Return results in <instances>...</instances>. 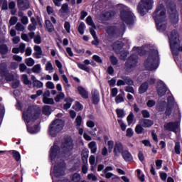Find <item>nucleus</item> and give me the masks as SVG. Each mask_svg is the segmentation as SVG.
Here are the masks:
<instances>
[{"label":"nucleus","mask_w":182,"mask_h":182,"mask_svg":"<svg viewBox=\"0 0 182 182\" xmlns=\"http://www.w3.org/2000/svg\"><path fill=\"white\" fill-rule=\"evenodd\" d=\"M73 150V139L71 137H65L62 142L61 147L58 146V142L55 141L53 146L50 149V159L53 164L50 170V176L53 182H56L53 177L59 178L65 176L66 164L62 159L68 154L69 151ZM57 182H71L69 179L59 180Z\"/></svg>","instance_id":"obj_1"},{"label":"nucleus","mask_w":182,"mask_h":182,"mask_svg":"<svg viewBox=\"0 0 182 182\" xmlns=\"http://www.w3.org/2000/svg\"><path fill=\"white\" fill-rule=\"evenodd\" d=\"M152 16L155 21L156 29L160 32H164L167 29L166 9L164 6L163 4L158 6Z\"/></svg>","instance_id":"obj_2"},{"label":"nucleus","mask_w":182,"mask_h":182,"mask_svg":"<svg viewBox=\"0 0 182 182\" xmlns=\"http://www.w3.org/2000/svg\"><path fill=\"white\" fill-rule=\"evenodd\" d=\"M160 65V55L157 48L151 49L149 55L144 62V66L146 70H156Z\"/></svg>","instance_id":"obj_3"},{"label":"nucleus","mask_w":182,"mask_h":182,"mask_svg":"<svg viewBox=\"0 0 182 182\" xmlns=\"http://www.w3.org/2000/svg\"><path fill=\"white\" fill-rule=\"evenodd\" d=\"M133 52L134 53L130 55L125 63V69L129 73L133 72V70L137 66V63H139V56H143V55L146 54L144 47H134Z\"/></svg>","instance_id":"obj_4"},{"label":"nucleus","mask_w":182,"mask_h":182,"mask_svg":"<svg viewBox=\"0 0 182 182\" xmlns=\"http://www.w3.org/2000/svg\"><path fill=\"white\" fill-rule=\"evenodd\" d=\"M41 108L36 105L30 106L26 111L23 112V119L25 123H29L31 120H38L41 117Z\"/></svg>","instance_id":"obj_5"},{"label":"nucleus","mask_w":182,"mask_h":182,"mask_svg":"<svg viewBox=\"0 0 182 182\" xmlns=\"http://www.w3.org/2000/svg\"><path fill=\"white\" fill-rule=\"evenodd\" d=\"M120 18L123 22L127 23V25H133L134 21H136L134 14H133L132 10L126 6H124V9L120 11Z\"/></svg>","instance_id":"obj_6"},{"label":"nucleus","mask_w":182,"mask_h":182,"mask_svg":"<svg viewBox=\"0 0 182 182\" xmlns=\"http://www.w3.org/2000/svg\"><path fill=\"white\" fill-rule=\"evenodd\" d=\"M65 126V122L63 120L57 119L52 122L51 124L48 128V134L52 137H56L58 136V133H60L61 130L63 129V127Z\"/></svg>","instance_id":"obj_7"},{"label":"nucleus","mask_w":182,"mask_h":182,"mask_svg":"<svg viewBox=\"0 0 182 182\" xmlns=\"http://www.w3.org/2000/svg\"><path fill=\"white\" fill-rule=\"evenodd\" d=\"M106 32L109 36L112 38L123 36V35H124V32H126V25L122 23L119 28H117L116 26H108L107 28Z\"/></svg>","instance_id":"obj_8"},{"label":"nucleus","mask_w":182,"mask_h":182,"mask_svg":"<svg viewBox=\"0 0 182 182\" xmlns=\"http://www.w3.org/2000/svg\"><path fill=\"white\" fill-rule=\"evenodd\" d=\"M154 0H141L137 6L138 13L144 16L149 11L153 9Z\"/></svg>","instance_id":"obj_9"},{"label":"nucleus","mask_w":182,"mask_h":182,"mask_svg":"<svg viewBox=\"0 0 182 182\" xmlns=\"http://www.w3.org/2000/svg\"><path fill=\"white\" fill-rule=\"evenodd\" d=\"M168 12L172 23H178V12H177L174 3H171V5L168 6Z\"/></svg>","instance_id":"obj_10"},{"label":"nucleus","mask_w":182,"mask_h":182,"mask_svg":"<svg viewBox=\"0 0 182 182\" xmlns=\"http://www.w3.org/2000/svg\"><path fill=\"white\" fill-rule=\"evenodd\" d=\"M156 90L158 95L160 96V97H163V96L167 93L168 89L167 88V86H166V84H164V82L159 80L157 82Z\"/></svg>","instance_id":"obj_11"},{"label":"nucleus","mask_w":182,"mask_h":182,"mask_svg":"<svg viewBox=\"0 0 182 182\" xmlns=\"http://www.w3.org/2000/svg\"><path fill=\"white\" fill-rule=\"evenodd\" d=\"M124 152L123 144L119 142H115L114 145V154L116 157H120V155Z\"/></svg>","instance_id":"obj_12"},{"label":"nucleus","mask_w":182,"mask_h":182,"mask_svg":"<svg viewBox=\"0 0 182 182\" xmlns=\"http://www.w3.org/2000/svg\"><path fill=\"white\" fill-rule=\"evenodd\" d=\"M116 15V12L113 11H104L100 15L101 21H110L113 16Z\"/></svg>","instance_id":"obj_13"},{"label":"nucleus","mask_w":182,"mask_h":182,"mask_svg":"<svg viewBox=\"0 0 182 182\" xmlns=\"http://www.w3.org/2000/svg\"><path fill=\"white\" fill-rule=\"evenodd\" d=\"M165 130H168V132H173V133L177 132V129H178V122H168L164 124Z\"/></svg>","instance_id":"obj_14"},{"label":"nucleus","mask_w":182,"mask_h":182,"mask_svg":"<svg viewBox=\"0 0 182 182\" xmlns=\"http://www.w3.org/2000/svg\"><path fill=\"white\" fill-rule=\"evenodd\" d=\"M17 5L21 11H26L31 8L29 0H17Z\"/></svg>","instance_id":"obj_15"},{"label":"nucleus","mask_w":182,"mask_h":182,"mask_svg":"<svg viewBox=\"0 0 182 182\" xmlns=\"http://www.w3.org/2000/svg\"><path fill=\"white\" fill-rule=\"evenodd\" d=\"M91 96L93 105H99V102H100V94L99 93V90L96 89L92 90Z\"/></svg>","instance_id":"obj_16"},{"label":"nucleus","mask_w":182,"mask_h":182,"mask_svg":"<svg viewBox=\"0 0 182 182\" xmlns=\"http://www.w3.org/2000/svg\"><path fill=\"white\" fill-rule=\"evenodd\" d=\"M35 52L33 54V58L36 59H41L43 56V51H42V48L39 46H34Z\"/></svg>","instance_id":"obj_17"},{"label":"nucleus","mask_w":182,"mask_h":182,"mask_svg":"<svg viewBox=\"0 0 182 182\" xmlns=\"http://www.w3.org/2000/svg\"><path fill=\"white\" fill-rule=\"evenodd\" d=\"M27 132L30 133V134H36L41 132V127L39 125H34L33 127H29V125H26Z\"/></svg>","instance_id":"obj_18"},{"label":"nucleus","mask_w":182,"mask_h":182,"mask_svg":"<svg viewBox=\"0 0 182 182\" xmlns=\"http://www.w3.org/2000/svg\"><path fill=\"white\" fill-rule=\"evenodd\" d=\"M139 124L142 126V127H151L153 124H154V122L150 119H142L139 120Z\"/></svg>","instance_id":"obj_19"},{"label":"nucleus","mask_w":182,"mask_h":182,"mask_svg":"<svg viewBox=\"0 0 182 182\" xmlns=\"http://www.w3.org/2000/svg\"><path fill=\"white\" fill-rule=\"evenodd\" d=\"M147 90H149V82H144L139 86L138 89L139 95H143L144 93H146Z\"/></svg>","instance_id":"obj_20"},{"label":"nucleus","mask_w":182,"mask_h":182,"mask_svg":"<svg viewBox=\"0 0 182 182\" xmlns=\"http://www.w3.org/2000/svg\"><path fill=\"white\" fill-rule=\"evenodd\" d=\"M45 23H46V31H47V32L52 33V32L55 31V26H53V24L52 23V22H50V21L46 20Z\"/></svg>","instance_id":"obj_21"},{"label":"nucleus","mask_w":182,"mask_h":182,"mask_svg":"<svg viewBox=\"0 0 182 182\" xmlns=\"http://www.w3.org/2000/svg\"><path fill=\"white\" fill-rule=\"evenodd\" d=\"M9 52V49L8 48V46L6 44H1L0 45V55H1L3 59H5V55H6Z\"/></svg>","instance_id":"obj_22"},{"label":"nucleus","mask_w":182,"mask_h":182,"mask_svg":"<svg viewBox=\"0 0 182 182\" xmlns=\"http://www.w3.org/2000/svg\"><path fill=\"white\" fill-rule=\"evenodd\" d=\"M77 91L79 92V94L80 95V96L83 97V99H89V93L87 92V91H86V90L83 87L79 86L77 87Z\"/></svg>","instance_id":"obj_23"},{"label":"nucleus","mask_w":182,"mask_h":182,"mask_svg":"<svg viewBox=\"0 0 182 182\" xmlns=\"http://www.w3.org/2000/svg\"><path fill=\"white\" fill-rule=\"evenodd\" d=\"M122 156L125 161H132L133 160V156H132V154L129 152V151H124Z\"/></svg>","instance_id":"obj_24"},{"label":"nucleus","mask_w":182,"mask_h":182,"mask_svg":"<svg viewBox=\"0 0 182 182\" xmlns=\"http://www.w3.org/2000/svg\"><path fill=\"white\" fill-rule=\"evenodd\" d=\"M89 149L91 150L92 154H95L96 151H97V145L96 144V141H92L88 144Z\"/></svg>","instance_id":"obj_25"},{"label":"nucleus","mask_w":182,"mask_h":182,"mask_svg":"<svg viewBox=\"0 0 182 182\" xmlns=\"http://www.w3.org/2000/svg\"><path fill=\"white\" fill-rule=\"evenodd\" d=\"M75 125L76 129H79L83 124V119L81 115H77L75 120Z\"/></svg>","instance_id":"obj_26"},{"label":"nucleus","mask_w":182,"mask_h":182,"mask_svg":"<svg viewBox=\"0 0 182 182\" xmlns=\"http://www.w3.org/2000/svg\"><path fill=\"white\" fill-rule=\"evenodd\" d=\"M121 78L125 81V85H128V86H134V81L131 79L130 77L121 76Z\"/></svg>","instance_id":"obj_27"},{"label":"nucleus","mask_w":182,"mask_h":182,"mask_svg":"<svg viewBox=\"0 0 182 182\" xmlns=\"http://www.w3.org/2000/svg\"><path fill=\"white\" fill-rule=\"evenodd\" d=\"M123 48V43L120 41H117L112 44V48L115 52H117V50H120Z\"/></svg>","instance_id":"obj_28"},{"label":"nucleus","mask_w":182,"mask_h":182,"mask_svg":"<svg viewBox=\"0 0 182 182\" xmlns=\"http://www.w3.org/2000/svg\"><path fill=\"white\" fill-rule=\"evenodd\" d=\"M9 153L10 154H12L14 159H15L16 161H21V154H19L18 151L15 150L9 151Z\"/></svg>","instance_id":"obj_29"},{"label":"nucleus","mask_w":182,"mask_h":182,"mask_svg":"<svg viewBox=\"0 0 182 182\" xmlns=\"http://www.w3.org/2000/svg\"><path fill=\"white\" fill-rule=\"evenodd\" d=\"M21 80L23 82L24 85H26L27 86H32V81L29 80L27 75H22Z\"/></svg>","instance_id":"obj_30"},{"label":"nucleus","mask_w":182,"mask_h":182,"mask_svg":"<svg viewBox=\"0 0 182 182\" xmlns=\"http://www.w3.org/2000/svg\"><path fill=\"white\" fill-rule=\"evenodd\" d=\"M123 102H124V92L119 94L115 97V103H117V105H119V103H123Z\"/></svg>","instance_id":"obj_31"},{"label":"nucleus","mask_w":182,"mask_h":182,"mask_svg":"<svg viewBox=\"0 0 182 182\" xmlns=\"http://www.w3.org/2000/svg\"><path fill=\"white\" fill-rule=\"evenodd\" d=\"M8 70H6V65L4 63L0 64V76L1 77H4L5 75H6V73Z\"/></svg>","instance_id":"obj_32"},{"label":"nucleus","mask_w":182,"mask_h":182,"mask_svg":"<svg viewBox=\"0 0 182 182\" xmlns=\"http://www.w3.org/2000/svg\"><path fill=\"white\" fill-rule=\"evenodd\" d=\"M42 112L46 116H49L52 113V108L49 105H46L43 107Z\"/></svg>","instance_id":"obj_33"},{"label":"nucleus","mask_w":182,"mask_h":182,"mask_svg":"<svg viewBox=\"0 0 182 182\" xmlns=\"http://www.w3.org/2000/svg\"><path fill=\"white\" fill-rule=\"evenodd\" d=\"M116 113L117 114V117H119V119H123V117H126V112H124V109L117 108L116 109Z\"/></svg>","instance_id":"obj_34"},{"label":"nucleus","mask_w":182,"mask_h":182,"mask_svg":"<svg viewBox=\"0 0 182 182\" xmlns=\"http://www.w3.org/2000/svg\"><path fill=\"white\" fill-rule=\"evenodd\" d=\"M65 102H66V103L64 105V109L65 110H68V109H70L72 103L73 102V100H72V98H66L65 100Z\"/></svg>","instance_id":"obj_35"},{"label":"nucleus","mask_w":182,"mask_h":182,"mask_svg":"<svg viewBox=\"0 0 182 182\" xmlns=\"http://www.w3.org/2000/svg\"><path fill=\"white\" fill-rule=\"evenodd\" d=\"M60 14H68L69 12V5L68 4H63L60 9Z\"/></svg>","instance_id":"obj_36"},{"label":"nucleus","mask_w":182,"mask_h":182,"mask_svg":"<svg viewBox=\"0 0 182 182\" xmlns=\"http://www.w3.org/2000/svg\"><path fill=\"white\" fill-rule=\"evenodd\" d=\"M64 99L65 93L60 92L58 94L56 95V96L54 98V100H55V102L58 103V102H60V100H63Z\"/></svg>","instance_id":"obj_37"},{"label":"nucleus","mask_w":182,"mask_h":182,"mask_svg":"<svg viewBox=\"0 0 182 182\" xmlns=\"http://www.w3.org/2000/svg\"><path fill=\"white\" fill-rule=\"evenodd\" d=\"M133 120H134V114L131 112L127 117L128 126H131L133 124Z\"/></svg>","instance_id":"obj_38"},{"label":"nucleus","mask_w":182,"mask_h":182,"mask_svg":"<svg viewBox=\"0 0 182 182\" xmlns=\"http://www.w3.org/2000/svg\"><path fill=\"white\" fill-rule=\"evenodd\" d=\"M79 69H81V70H85V72H87V73H89L90 72V68H89V67L86 66V65L80 63H77Z\"/></svg>","instance_id":"obj_39"},{"label":"nucleus","mask_w":182,"mask_h":182,"mask_svg":"<svg viewBox=\"0 0 182 182\" xmlns=\"http://www.w3.org/2000/svg\"><path fill=\"white\" fill-rule=\"evenodd\" d=\"M46 70L49 73H53V65L50 61L47 62L46 65Z\"/></svg>","instance_id":"obj_40"},{"label":"nucleus","mask_w":182,"mask_h":182,"mask_svg":"<svg viewBox=\"0 0 182 182\" xmlns=\"http://www.w3.org/2000/svg\"><path fill=\"white\" fill-rule=\"evenodd\" d=\"M86 23L90 26H92V28H94L96 29V25L95 24V22H93V19L92 18V16H89L86 18Z\"/></svg>","instance_id":"obj_41"},{"label":"nucleus","mask_w":182,"mask_h":182,"mask_svg":"<svg viewBox=\"0 0 182 182\" xmlns=\"http://www.w3.org/2000/svg\"><path fill=\"white\" fill-rule=\"evenodd\" d=\"M41 70H42V68L41 67V64H37L34 65L32 68L33 73H41Z\"/></svg>","instance_id":"obj_42"},{"label":"nucleus","mask_w":182,"mask_h":182,"mask_svg":"<svg viewBox=\"0 0 182 182\" xmlns=\"http://www.w3.org/2000/svg\"><path fill=\"white\" fill-rule=\"evenodd\" d=\"M33 87H36L37 89H41V88L43 87V82L37 80L33 82Z\"/></svg>","instance_id":"obj_43"},{"label":"nucleus","mask_w":182,"mask_h":182,"mask_svg":"<svg viewBox=\"0 0 182 182\" xmlns=\"http://www.w3.org/2000/svg\"><path fill=\"white\" fill-rule=\"evenodd\" d=\"M86 28V24L85 23L81 22L78 26V32L80 35H83L85 33V28Z\"/></svg>","instance_id":"obj_44"},{"label":"nucleus","mask_w":182,"mask_h":182,"mask_svg":"<svg viewBox=\"0 0 182 182\" xmlns=\"http://www.w3.org/2000/svg\"><path fill=\"white\" fill-rule=\"evenodd\" d=\"M4 116H5V107L0 104V126L1 123H2V119H4Z\"/></svg>","instance_id":"obj_45"},{"label":"nucleus","mask_w":182,"mask_h":182,"mask_svg":"<svg viewBox=\"0 0 182 182\" xmlns=\"http://www.w3.org/2000/svg\"><path fill=\"white\" fill-rule=\"evenodd\" d=\"M144 132V129L141 124H137L135 127V132L136 134H141Z\"/></svg>","instance_id":"obj_46"},{"label":"nucleus","mask_w":182,"mask_h":182,"mask_svg":"<svg viewBox=\"0 0 182 182\" xmlns=\"http://www.w3.org/2000/svg\"><path fill=\"white\" fill-rule=\"evenodd\" d=\"M25 63L27 65L28 67H32L35 65V60L32 58H28L25 60Z\"/></svg>","instance_id":"obj_47"},{"label":"nucleus","mask_w":182,"mask_h":182,"mask_svg":"<svg viewBox=\"0 0 182 182\" xmlns=\"http://www.w3.org/2000/svg\"><path fill=\"white\" fill-rule=\"evenodd\" d=\"M73 109L76 110V112H80V110H83V105L79 102H75Z\"/></svg>","instance_id":"obj_48"},{"label":"nucleus","mask_w":182,"mask_h":182,"mask_svg":"<svg viewBox=\"0 0 182 182\" xmlns=\"http://www.w3.org/2000/svg\"><path fill=\"white\" fill-rule=\"evenodd\" d=\"M82 160L84 164H87V159L89 157V154L87 151H82L81 154Z\"/></svg>","instance_id":"obj_49"},{"label":"nucleus","mask_w":182,"mask_h":182,"mask_svg":"<svg viewBox=\"0 0 182 182\" xmlns=\"http://www.w3.org/2000/svg\"><path fill=\"white\" fill-rule=\"evenodd\" d=\"M168 100V106H171L173 107L176 105V102H174V97L173 96H169L167 98Z\"/></svg>","instance_id":"obj_50"},{"label":"nucleus","mask_w":182,"mask_h":182,"mask_svg":"<svg viewBox=\"0 0 182 182\" xmlns=\"http://www.w3.org/2000/svg\"><path fill=\"white\" fill-rule=\"evenodd\" d=\"M109 60H110L112 65H113V66H116V65H117L119 63V60L114 55H111L109 57Z\"/></svg>","instance_id":"obj_51"},{"label":"nucleus","mask_w":182,"mask_h":182,"mask_svg":"<svg viewBox=\"0 0 182 182\" xmlns=\"http://www.w3.org/2000/svg\"><path fill=\"white\" fill-rule=\"evenodd\" d=\"M128 55H129V51L127 50L122 51L120 54L121 60H126V59H127Z\"/></svg>","instance_id":"obj_52"},{"label":"nucleus","mask_w":182,"mask_h":182,"mask_svg":"<svg viewBox=\"0 0 182 182\" xmlns=\"http://www.w3.org/2000/svg\"><path fill=\"white\" fill-rule=\"evenodd\" d=\"M43 103L44 105H54L55 101L53 100V98H46L43 99Z\"/></svg>","instance_id":"obj_53"},{"label":"nucleus","mask_w":182,"mask_h":182,"mask_svg":"<svg viewBox=\"0 0 182 182\" xmlns=\"http://www.w3.org/2000/svg\"><path fill=\"white\" fill-rule=\"evenodd\" d=\"M174 150L176 154H180L181 153V146H180V142H176L175 146H174Z\"/></svg>","instance_id":"obj_54"},{"label":"nucleus","mask_w":182,"mask_h":182,"mask_svg":"<svg viewBox=\"0 0 182 182\" xmlns=\"http://www.w3.org/2000/svg\"><path fill=\"white\" fill-rule=\"evenodd\" d=\"M4 77H6V80H7V82H12V80H14V75L8 72L6 73V75L4 76Z\"/></svg>","instance_id":"obj_55"},{"label":"nucleus","mask_w":182,"mask_h":182,"mask_svg":"<svg viewBox=\"0 0 182 182\" xmlns=\"http://www.w3.org/2000/svg\"><path fill=\"white\" fill-rule=\"evenodd\" d=\"M16 30L19 32H23V31H25V26L21 23H17L16 25Z\"/></svg>","instance_id":"obj_56"},{"label":"nucleus","mask_w":182,"mask_h":182,"mask_svg":"<svg viewBox=\"0 0 182 182\" xmlns=\"http://www.w3.org/2000/svg\"><path fill=\"white\" fill-rule=\"evenodd\" d=\"M117 122H118V124H119L122 132H124L126 130V129L127 128V125H126V124L123 123L122 119H117Z\"/></svg>","instance_id":"obj_57"},{"label":"nucleus","mask_w":182,"mask_h":182,"mask_svg":"<svg viewBox=\"0 0 182 182\" xmlns=\"http://www.w3.org/2000/svg\"><path fill=\"white\" fill-rule=\"evenodd\" d=\"M34 43H36V45H41V43H42V38L41 37V35L37 34L34 37Z\"/></svg>","instance_id":"obj_58"},{"label":"nucleus","mask_w":182,"mask_h":182,"mask_svg":"<svg viewBox=\"0 0 182 182\" xmlns=\"http://www.w3.org/2000/svg\"><path fill=\"white\" fill-rule=\"evenodd\" d=\"M92 59L95 62H97V63H103V60H102V58L97 55H94Z\"/></svg>","instance_id":"obj_59"},{"label":"nucleus","mask_w":182,"mask_h":182,"mask_svg":"<svg viewBox=\"0 0 182 182\" xmlns=\"http://www.w3.org/2000/svg\"><path fill=\"white\" fill-rule=\"evenodd\" d=\"M137 176L140 181H144V174H141V171L140 169L136 170Z\"/></svg>","instance_id":"obj_60"},{"label":"nucleus","mask_w":182,"mask_h":182,"mask_svg":"<svg viewBox=\"0 0 182 182\" xmlns=\"http://www.w3.org/2000/svg\"><path fill=\"white\" fill-rule=\"evenodd\" d=\"M25 48H26V45L23 43H21L18 46L20 53H25Z\"/></svg>","instance_id":"obj_61"},{"label":"nucleus","mask_w":182,"mask_h":182,"mask_svg":"<svg viewBox=\"0 0 182 182\" xmlns=\"http://www.w3.org/2000/svg\"><path fill=\"white\" fill-rule=\"evenodd\" d=\"M145 82H148V86H152V85L156 83V78L154 77H150L147 81Z\"/></svg>","instance_id":"obj_62"},{"label":"nucleus","mask_w":182,"mask_h":182,"mask_svg":"<svg viewBox=\"0 0 182 182\" xmlns=\"http://www.w3.org/2000/svg\"><path fill=\"white\" fill-rule=\"evenodd\" d=\"M64 28H65L67 33H70V23H69V21L65 22Z\"/></svg>","instance_id":"obj_63"},{"label":"nucleus","mask_w":182,"mask_h":182,"mask_svg":"<svg viewBox=\"0 0 182 182\" xmlns=\"http://www.w3.org/2000/svg\"><path fill=\"white\" fill-rule=\"evenodd\" d=\"M73 181L74 182L80 181V175L79 173H74L73 175Z\"/></svg>","instance_id":"obj_64"}]
</instances>
